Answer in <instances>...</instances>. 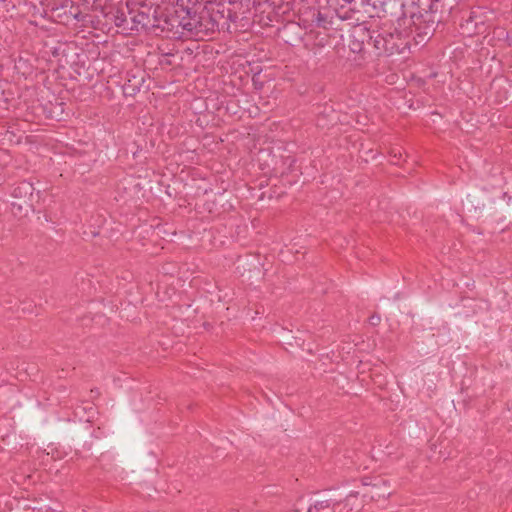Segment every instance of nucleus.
I'll return each mask as SVG.
<instances>
[{
    "label": "nucleus",
    "mask_w": 512,
    "mask_h": 512,
    "mask_svg": "<svg viewBox=\"0 0 512 512\" xmlns=\"http://www.w3.org/2000/svg\"><path fill=\"white\" fill-rule=\"evenodd\" d=\"M411 4L416 5L415 10L410 12V25L414 27L413 31L419 37L432 34L437 23L433 1L426 0V3H422L421 0H411Z\"/></svg>",
    "instance_id": "nucleus-1"
},
{
    "label": "nucleus",
    "mask_w": 512,
    "mask_h": 512,
    "mask_svg": "<svg viewBox=\"0 0 512 512\" xmlns=\"http://www.w3.org/2000/svg\"><path fill=\"white\" fill-rule=\"evenodd\" d=\"M160 12L159 6H151L146 3H141L137 9L130 10V21L132 25L129 30L135 32H156L158 15Z\"/></svg>",
    "instance_id": "nucleus-2"
},
{
    "label": "nucleus",
    "mask_w": 512,
    "mask_h": 512,
    "mask_svg": "<svg viewBox=\"0 0 512 512\" xmlns=\"http://www.w3.org/2000/svg\"><path fill=\"white\" fill-rule=\"evenodd\" d=\"M186 24H184L185 31L191 37L197 40H204L215 33L214 24L209 18L208 10L203 7L199 12L191 13L190 10H186Z\"/></svg>",
    "instance_id": "nucleus-3"
},
{
    "label": "nucleus",
    "mask_w": 512,
    "mask_h": 512,
    "mask_svg": "<svg viewBox=\"0 0 512 512\" xmlns=\"http://www.w3.org/2000/svg\"><path fill=\"white\" fill-rule=\"evenodd\" d=\"M372 47L378 56L400 53L403 49V39L400 33L387 32L385 30H371Z\"/></svg>",
    "instance_id": "nucleus-4"
},
{
    "label": "nucleus",
    "mask_w": 512,
    "mask_h": 512,
    "mask_svg": "<svg viewBox=\"0 0 512 512\" xmlns=\"http://www.w3.org/2000/svg\"><path fill=\"white\" fill-rule=\"evenodd\" d=\"M368 5L372 7L370 17L389 18L390 22L405 19L407 14L404 10L403 0H367Z\"/></svg>",
    "instance_id": "nucleus-5"
},
{
    "label": "nucleus",
    "mask_w": 512,
    "mask_h": 512,
    "mask_svg": "<svg viewBox=\"0 0 512 512\" xmlns=\"http://www.w3.org/2000/svg\"><path fill=\"white\" fill-rule=\"evenodd\" d=\"M186 22V9L175 10L173 13H165L161 8L157 19L155 35L163 32L173 33V36L180 37L183 34Z\"/></svg>",
    "instance_id": "nucleus-6"
},
{
    "label": "nucleus",
    "mask_w": 512,
    "mask_h": 512,
    "mask_svg": "<svg viewBox=\"0 0 512 512\" xmlns=\"http://www.w3.org/2000/svg\"><path fill=\"white\" fill-rule=\"evenodd\" d=\"M225 0H217L212 2H206L204 6L205 10H208L209 18L214 24V30H228L231 22H235L237 19L236 13L226 7L223 2Z\"/></svg>",
    "instance_id": "nucleus-7"
},
{
    "label": "nucleus",
    "mask_w": 512,
    "mask_h": 512,
    "mask_svg": "<svg viewBox=\"0 0 512 512\" xmlns=\"http://www.w3.org/2000/svg\"><path fill=\"white\" fill-rule=\"evenodd\" d=\"M362 484L365 487V491L362 493L363 498L385 499L392 493L389 481L380 475L365 477L362 479Z\"/></svg>",
    "instance_id": "nucleus-8"
},
{
    "label": "nucleus",
    "mask_w": 512,
    "mask_h": 512,
    "mask_svg": "<svg viewBox=\"0 0 512 512\" xmlns=\"http://www.w3.org/2000/svg\"><path fill=\"white\" fill-rule=\"evenodd\" d=\"M366 44L372 46V32L364 24H358L353 28L348 47L351 52L360 54L364 52Z\"/></svg>",
    "instance_id": "nucleus-9"
},
{
    "label": "nucleus",
    "mask_w": 512,
    "mask_h": 512,
    "mask_svg": "<svg viewBox=\"0 0 512 512\" xmlns=\"http://www.w3.org/2000/svg\"><path fill=\"white\" fill-rule=\"evenodd\" d=\"M300 40L304 43L305 49L312 52L314 55L331 45L330 35L326 31L311 30L305 34V38L300 37Z\"/></svg>",
    "instance_id": "nucleus-10"
},
{
    "label": "nucleus",
    "mask_w": 512,
    "mask_h": 512,
    "mask_svg": "<svg viewBox=\"0 0 512 512\" xmlns=\"http://www.w3.org/2000/svg\"><path fill=\"white\" fill-rule=\"evenodd\" d=\"M304 498L301 497L295 503V511L300 512L304 509ZM307 512H339L337 500L334 499H316L306 506Z\"/></svg>",
    "instance_id": "nucleus-11"
},
{
    "label": "nucleus",
    "mask_w": 512,
    "mask_h": 512,
    "mask_svg": "<svg viewBox=\"0 0 512 512\" xmlns=\"http://www.w3.org/2000/svg\"><path fill=\"white\" fill-rule=\"evenodd\" d=\"M340 120L339 113L330 104L318 106L316 125L322 129L330 128Z\"/></svg>",
    "instance_id": "nucleus-12"
},
{
    "label": "nucleus",
    "mask_w": 512,
    "mask_h": 512,
    "mask_svg": "<svg viewBox=\"0 0 512 512\" xmlns=\"http://www.w3.org/2000/svg\"><path fill=\"white\" fill-rule=\"evenodd\" d=\"M337 19L345 20L347 19V16L339 15L335 9L332 10L328 7H319L314 27L328 30L333 27L335 20Z\"/></svg>",
    "instance_id": "nucleus-13"
},
{
    "label": "nucleus",
    "mask_w": 512,
    "mask_h": 512,
    "mask_svg": "<svg viewBox=\"0 0 512 512\" xmlns=\"http://www.w3.org/2000/svg\"><path fill=\"white\" fill-rule=\"evenodd\" d=\"M339 512H358L363 507V500L359 498V492L349 493L344 500L337 501Z\"/></svg>",
    "instance_id": "nucleus-14"
},
{
    "label": "nucleus",
    "mask_w": 512,
    "mask_h": 512,
    "mask_svg": "<svg viewBox=\"0 0 512 512\" xmlns=\"http://www.w3.org/2000/svg\"><path fill=\"white\" fill-rule=\"evenodd\" d=\"M33 192L34 186L31 182L21 181L13 185L11 195L14 198L22 199L28 206H31L29 201Z\"/></svg>",
    "instance_id": "nucleus-15"
},
{
    "label": "nucleus",
    "mask_w": 512,
    "mask_h": 512,
    "mask_svg": "<svg viewBox=\"0 0 512 512\" xmlns=\"http://www.w3.org/2000/svg\"><path fill=\"white\" fill-rule=\"evenodd\" d=\"M319 6H304L299 10V20L305 28L314 27Z\"/></svg>",
    "instance_id": "nucleus-16"
},
{
    "label": "nucleus",
    "mask_w": 512,
    "mask_h": 512,
    "mask_svg": "<svg viewBox=\"0 0 512 512\" xmlns=\"http://www.w3.org/2000/svg\"><path fill=\"white\" fill-rule=\"evenodd\" d=\"M114 23L117 27L122 28L123 30H129L128 26V18L123 12H118L115 15Z\"/></svg>",
    "instance_id": "nucleus-17"
},
{
    "label": "nucleus",
    "mask_w": 512,
    "mask_h": 512,
    "mask_svg": "<svg viewBox=\"0 0 512 512\" xmlns=\"http://www.w3.org/2000/svg\"><path fill=\"white\" fill-rule=\"evenodd\" d=\"M141 85L142 83H126L124 85V93L132 96L140 90Z\"/></svg>",
    "instance_id": "nucleus-18"
},
{
    "label": "nucleus",
    "mask_w": 512,
    "mask_h": 512,
    "mask_svg": "<svg viewBox=\"0 0 512 512\" xmlns=\"http://www.w3.org/2000/svg\"><path fill=\"white\" fill-rule=\"evenodd\" d=\"M380 321H381L380 316H379V315H376V314H375V315H372V316L369 318V322H370V324H372V325H374V326L378 325V324L380 323Z\"/></svg>",
    "instance_id": "nucleus-19"
},
{
    "label": "nucleus",
    "mask_w": 512,
    "mask_h": 512,
    "mask_svg": "<svg viewBox=\"0 0 512 512\" xmlns=\"http://www.w3.org/2000/svg\"><path fill=\"white\" fill-rule=\"evenodd\" d=\"M230 512H238V510H231Z\"/></svg>",
    "instance_id": "nucleus-20"
}]
</instances>
